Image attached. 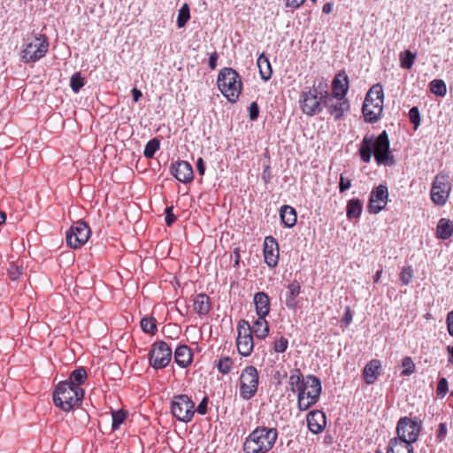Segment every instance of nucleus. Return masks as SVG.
I'll use <instances>...</instances> for the list:
<instances>
[{"label":"nucleus","mask_w":453,"mask_h":453,"mask_svg":"<svg viewBox=\"0 0 453 453\" xmlns=\"http://www.w3.org/2000/svg\"><path fill=\"white\" fill-rule=\"evenodd\" d=\"M290 389L297 393V405L300 411H306L315 404L321 393V381L315 375L303 377L299 369H296L289 377Z\"/></svg>","instance_id":"1"},{"label":"nucleus","mask_w":453,"mask_h":453,"mask_svg":"<svg viewBox=\"0 0 453 453\" xmlns=\"http://www.w3.org/2000/svg\"><path fill=\"white\" fill-rule=\"evenodd\" d=\"M373 150L376 162L379 165L386 164L389 157V139L386 131L380 133L376 139L373 135L363 138L359 149L361 160L369 163Z\"/></svg>","instance_id":"2"},{"label":"nucleus","mask_w":453,"mask_h":453,"mask_svg":"<svg viewBox=\"0 0 453 453\" xmlns=\"http://www.w3.org/2000/svg\"><path fill=\"white\" fill-rule=\"evenodd\" d=\"M277 438V429L258 426L246 438L243 443V451L245 453H266L273 448Z\"/></svg>","instance_id":"3"},{"label":"nucleus","mask_w":453,"mask_h":453,"mask_svg":"<svg viewBox=\"0 0 453 453\" xmlns=\"http://www.w3.org/2000/svg\"><path fill=\"white\" fill-rule=\"evenodd\" d=\"M84 390L81 387L71 386L69 383L59 382L53 393V402L64 411H69L81 403Z\"/></svg>","instance_id":"4"},{"label":"nucleus","mask_w":453,"mask_h":453,"mask_svg":"<svg viewBox=\"0 0 453 453\" xmlns=\"http://www.w3.org/2000/svg\"><path fill=\"white\" fill-rule=\"evenodd\" d=\"M383 103L384 93L382 86L377 83L370 88L363 104V114L367 122L375 123L380 119Z\"/></svg>","instance_id":"5"},{"label":"nucleus","mask_w":453,"mask_h":453,"mask_svg":"<svg viewBox=\"0 0 453 453\" xmlns=\"http://www.w3.org/2000/svg\"><path fill=\"white\" fill-rule=\"evenodd\" d=\"M218 88L231 103H235L242 90V81L238 73L230 67L223 68L218 75Z\"/></svg>","instance_id":"6"},{"label":"nucleus","mask_w":453,"mask_h":453,"mask_svg":"<svg viewBox=\"0 0 453 453\" xmlns=\"http://www.w3.org/2000/svg\"><path fill=\"white\" fill-rule=\"evenodd\" d=\"M325 92L313 87L308 91H303L300 99V107L303 112L308 116H313L321 111V104H324Z\"/></svg>","instance_id":"7"},{"label":"nucleus","mask_w":453,"mask_h":453,"mask_svg":"<svg viewBox=\"0 0 453 453\" xmlns=\"http://www.w3.org/2000/svg\"><path fill=\"white\" fill-rule=\"evenodd\" d=\"M258 372L255 366H246L240 376V395L244 400L251 399L257 393Z\"/></svg>","instance_id":"8"},{"label":"nucleus","mask_w":453,"mask_h":453,"mask_svg":"<svg viewBox=\"0 0 453 453\" xmlns=\"http://www.w3.org/2000/svg\"><path fill=\"white\" fill-rule=\"evenodd\" d=\"M195 403L187 395L173 396L171 411L173 415L180 421L188 423L195 414Z\"/></svg>","instance_id":"9"},{"label":"nucleus","mask_w":453,"mask_h":453,"mask_svg":"<svg viewBox=\"0 0 453 453\" xmlns=\"http://www.w3.org/2000/svg\"><path fill=\"white\" fill-rule=\"evenodd\" d=\"M172 359V349L163 341H158L151 345L149 353V362L154 369L166 367Z\"/></svg>","instance_id":"10"},{"label":"nucleus","mask_w":453,"mask_h":453,"mask_svg":"<svg viewBox=\"0 0 453 453\" xmlns=\"http://www.w3.org/2000/svg\"><path fill=\"white\" fill-rule=\"evenodd\" d=\"M237 350L240 355L243 357H249L254 348L251 326L248 321L245 319H241L237 326Z\"/></svg>","instance_id":"11"},{"label":"nucleus","mask_w":453,"mask_h":453,"mask_svg":"<svg viewBox=\"0 0 453 453\" xmlns=\"http://www.w3.org/2000/svg\"><path fill=\"white\" fill-rule=\"evenodd\" d=\"M89 236V226L84 221H77L66 232L65 239L69 247L78 249L88 242Z\"/></svg>","instance_id":"12"},{"label":"nucleus","mask_w":453,"mask_h":453,"mask_svg":"<svg viewBox=\"0 0 453 453\" xmlns=\"http://www.w3.org/2000/svg\"><path fill=\"white\" fill-rule=\"evenodd\" d=\"M49 43L45 38L35 36L32 42H27L21 52L22 60L25 63L35 62L42 58L48 51Z\"/></svg>","instance_id":"13"},{"label":"nucleus","mask_w":453,"mask_h":453,"mask_svg":"<svg viewBox=\"0 0 453 453\" xmlns=\"http://www.w3.org/2000/svg\"><path fill=\"white\" fill-rule=\"evenodd\" d=\"M420 429L421 425L418 422L407 417L401 418L396 426L397 438L412 444L418 440Z\"/></svg>","instance_id":"14"},{"label":"nucleus","mask_w":453,"mask_h":453,"mask_svg":"<svg viewBox=\"0 0 453 453\" xmlns=\"http://www.w3.org/2000/svg\"><path fill=\"white\" fill-rule=\"evenodd\" d=\"M450 192V184L446 177L436 176L431 188V198L437 205L446 203Z\"/></svg>","instance_id":"15"},{"label":"nucleus","mask_w":453,"mask_h":453,"mask_svg":"<svg viewBox=\"0 0 453 453\" xmlns=\"http://www.w3.org/2000/svg\"><path fill=\"white\" fill-rule=\"evenodd\" d=\"M388 191L385 185H380L372 190L369 199L368 211L377 214L382 211L388 202Z\"/></svg>","instance_id":"16"},{"label":"nucleus","mask_w":453,"mask_h":453,"mask_svg":"<svg viewBox=\"0 0 453 453\" xmlns=\"http://www.w3.org/2000/svg\"><path fill=\"white\" fill-rule=\"evenodd\" d=\"M324 105L328 108V111L334 118L341 119L344 112L349 110V104L347 99H338L325 91Z\"/></svg>","instance_id":"17"},{"label":"nucleus","mask_w":453,"mask_h":453,"mask_svg":"<svg viewBox=\"0 0 453 453\" xmlns=\"http://www.w3.org/2000/svg\"><path fill=\"white\" fill-rule=\"evenodd\" d=\"M264 257L265 262L271 268H274L279 260V247L278 242L273 236H267L265 239L264 244Z\"/></svg>","instance_id":"18"},{"label":"nucleus","mask_w":453,"mask_h":453,"mask_svg":"<svg viewBox=\"0 0 453 453\" xmlns=\"http://www.w3.org/2000/svg\"><path fill=\"white\" fill-rule=\"evenodd\" d=\"M172 174L180 182L188 183L193 180V168L187 161H178L172 165Z\"/></svg>","instance_id":"19"},{"label":"nucleus","mask_w":453,"mask_h":453,"mask_svg":"<svg viewBox=\"0 0 453 453\" xmlns=\"http://www.w3.org/2000/svg\"><path fill=\"white\" fill-rule=\"evenodd\" d=\"M306 421L309 430L315 434L321 433L326 424V416L321 411H310Z\"/></svg>","instance_id":"20"},{"label":"nucleus","mask_w":453,"mask_h":453,"mask_svg":"<svg viewBox=\"0 0 453 453\" xmlns=\"http://www.w3.org/2000/svg\"><path fill=\"white\" fill-rule=\"evenodd\" d=\"M288 291L285 294V305L287 308L292 311H296L297 307L296 297L299 296L301 292V285L297 280H293L287 287Z\"/></svg>","instance_id":"21"},{"label":"nucleus","mask_w":453,"mask_h":453,"mask_svg":"<svg viewBox=\"0 0 453 453\" xmlns=\"http://www.w3.org/2000/svg\"><path fill=\"white\" fill-rule=\"evenodd\" d=\"M257 315L258 317H266L270 311V299L265 292H257L253 298Z\"/></svg>","instance_id":"22"},{"label":"nucleus","mask_w":453,"mask_h":453,"mask_svg":"<svg viewBox=\"0 0 453 453\" xmlns=\"http://www.w3.org/2000/svg\"><path fill=\"white\" fill-rule=\"evenodd\" d=\"M381 368V364L380 360L372 359L371 360L364 368L363 375L365 381L371 385L373 384L379 374Z\"/></svg>","instance_id":"23"},{"label":"nucleus","mask_w":453,"mask_h":453,"mask_svg":"<svg viewBox=\"0 0 453 453\" xmlns=\"http://www.w3.org/2000/svg\"><path fill=\"white\" fill-rule=\"evenodd\" d=\"M174 360L182 368L188 366L192 362V353L187 345L178 346L174 351Z\"/></svg>","instance_id":"24"},{"label":"nucleus","mask_w":453,"mask_h":453,"mask_svg":"<svg viewBox=\"0 0 453 453\" xmlns=\"http://www.w3.org/2000/svg\"><path fill=\"white\" fill-rule=\"evenodd\" d=\"M412 444L399 438H393L389 441L387 453H412Z\"/></svg>","instance_id":"25"},{"label":"nucleus","mask_w":453,"mask_h":453,"mask_svg":"<svg viewBox=\"0 0 453 453\" xmlns=\"http://www.w3.org/2000/svg\"><path fill=\"white\" fill-rule=\"evenodd\" d=\"M194 310L198 315H206L211 309L210 297L205 294H199L194 299Z\"/></svg>","instance_id":"26"},{"label":"nucleus","mask_w":453,"mask_h":453,"mask_svg":"<svg viewBox=\"0 0 453 453\" xmlns=\"http://www.w3.org/2000/svg\"><path fill=\"white\" fill-rule=\"evenodd\" d=\"M280 216L282 223L287 227H293L296 224V210L289 205H283L280 208Z\"/></svg>","instance_id":"27"},{"label":"nucleus","mask_w":453,"mask_h":453,"mask_svg":"<svg viewBox=\"0 0 453 453\" xmlns=\"http://www.w3.org/2000/svg\"><path fill=\"white\" fill-rule=\"evenodd\" d=\"M363 211V204L360 199L353 198L348 201L346 214L349 219H358Z\"/></svg>","instance_id":"28"},{"label":"nucleus","mask_w":453,"mask_h":453,"mask_svg":"<svg viewBox=\"0 0 453 453\" xmlns=\"http://www.w3.org/2000/svg\"><path fill=\"white\" fill-rule=\"evenodd\" d=\"M251 330L257 338L265 339L269 333V326L265 317H258L254 322Z\"/></svg>","instance_id":"29"},{"label":"nucleus","mask_w":453,"mask_h":453,"mask_svg":"<svg viewBox=\"0 0 453 453\" xmlns=\"http://www.w3.org/2000/svg\"><path fill=\"white\" fill-rule=\"evenodd\" d=\"M257 64L259 69L261 79L264 81H268L271 78L273 73L268 58L264 53L261 54L257 58Z\"/></svg>","instance_id":"30"},{"label":"nucleus","mask_w":453,"mask_h":453,"mask_svg":"<svg viewBox=\"0 0 453 453\" xmlns=\"http://www.w3.org/2000/svg\"><path fill=\"white\" fill-rule=\"evenodd\" d=\"M348 91V77L344 76L343 80L336 77L333 81V97L343 99Z\"/></svg>","instance_id":"31"},{"label":"nucleus","mask_w":453,"mask_h":453,"mask_svg":"<svg viewBox=\"0 0 453 453\" xmlns=\"http://www.w3.org/2000/svg\"><path fill=\"white\" fill-rule=\"evenodd\" d=\"M453 234V226L449 219H441L437 225V237L441 240L449 238Z\"/></svg>","instance_id":"32"},{"label":"nucleus","mask_w":453,"mask_h":453,"mask_svg":"<svg viewBox=\"0 0 453 453\" xmlns=\"http://www.w3.org/2000/svg\"><path fill=\"white\" fill-rule=\"evenodd\" d=\"M87 379V372L84 367H79L73 371L69 376L68 380L65 382L69 383L71 386L80 387L82 385Z\"/></svg>","instance_id":"33"},{"label":"nucleus","mask_w":453,"mask_h":453,"mask_svg":"<svg viewBox=\"0 0 453 453\" xmlns=\"http://www.w3.org/2000/svg\"><path fill=\"white\" fill-rule=\"evenodd\" d=\"M430 91L438 96H444L447 93V87L442 80H434L429 84Z\"/></svg>","instance_id":"34"},{"label":"nucleus","mask_w":453,"mask_h":453,"mask_svg":"<svg viewBox=\"0 0 453 453\" xmlns=\"http://www.w3.org/2000/svg\"><path fill=\"white\" fill-rule=\"evenodd\" d=\"M160 142L157 138L150 140L145 145L143 155L147 158H152L155 153L159 150Z\"/></svg>","instance_id":"35"},{"label":"nucleus","mask_w":453,"mask_h":453,"mask_svg":"<svg viewBox=\"0 0 453 453\" xmlns=\"http://www.w3.org/2000/svg\"><path fill=\"white\" fill-rule=\"evenodd\" d=\"M416 54L411 50H404L400 54L401 66L404 69H411L415 60Z\"/></svg>","instance_id":"36"},{"label":"nucleus","mask_w":453,"mask_h":453,"mask_svg":"<svg viewBox=\"0 0 453 453\" xmlns=\"http://www.w3.org/2000/svg\"><path fill=\"white\" fill-rule=\"evenodd\" d=\"M140 325L142 331L146 334H154L157 330L156 320L152 317L142 319Z\"/></svg>","instance_id":"37"},{"label":"nucleus","mask_w":453,"mask_h":453,"mask_svg":"<svg viewBox=\"0 0 453 453\" xmlns=\"http://www.w3.org/2000/svg\"><path fill=\"white\" fill-rule=\"evenodd\" d=\"M190 19L189 7L187 4H184L179 11L177 18V27L179 28L183 27Z\"/></svg>","instance_id":"38"},{"label":"nucleus","mask_w":453,"mask_h":453,"mask_svg":"<svg viewBox=\"0 0 453 453\" xmlns=\"http://www.w3.org/2000/svg\"><path fill=\"white\" fill-rule=\"evenodd\" d=\"M216 365L219 372L227 374L231 371L233 361L228 357H223L218 361Z\"/></svg>","instance_id":"39"},{"label":"nucleus","mask_w":453,"mask_h":453,"mask_svg":"<svg viewBox=\"0 0 453 453\" xmlns=\"http://www.w3.org/2000/svg\"><path fill=\"white\" fill-rule=\"evenodd\" d=\"M111 428L113 431L119 428L120 425L124 422L126 419V412L122 411H111Z\"/></svg>","instance_id":"40"},{"label":"nucleus","mask_w":453,"mask_h":453,"mask_svg":"<svg viewBox=\"0 0 453 453\" xmlns=\"http://www.w3.org/2000/svg\"><path fill=\"white\" fill-rule=\"evenodd\" d=\"M70 86L74 93H78L84 86V79L81 73H75L72 75L70 80Z\"/></svg>","instance_id":"41"},{"label":"nucleus","mask_w":453,"mask_h":453,"mask_svg":"<svg viewBox=\"0 0 453 453\" xmlns=\"http://www.w3.org/2000/svg\"><path fill=\"white\" fill-rule=\"evenodd\" d=\"M402 366L403 367V370L401 372V375L403 376H409L415 372V364L410 357L403 358Z\"/></svg>","instance_id":"42"},{"label":"nucleus","mask_w":453,"mask_h":453,"mask_svg":"<svg viewBox=\"0 0 453 453\" xmlns=\"http://www.w3.org/2000/svg\"><path fill=\"white\" fill-rule=\"evenodd\" d=\"M409 118L410 121L413 124L414 129L417 130L420 125V114L417 106L411 108L409 111Z\"/></svg>","instance_id":"43"},{"label":"nucleus","mask_w":453,"mask_h":453,"mask_svg":"<svg viewBox=\"0 0 453 453\" xmlns=\"http://www.w3.org/2000/svg\"><path fill=\"white\" fill-rule=\"evenodd\" d=\"M412 276L413 274L411 267L406 266L403 267L401 272L400 280L403 285H408L411 282Z\"/></svg>","instance_id":"44"},{"label":"nucleus","mask_w":453,"mask_h":453,"mask_svg":"<svg viewBox=\"0 0 453 453\" xmlns=\"http://www.w3.org/2000/svg\"><path fill=\"white\" fill-rule=\"evenodd\" d=\"M288 345V341L285 337H280L274 342L273 349L275 352L283 353L286 351Z\"/></svg>","instance_id":"45"},{"label":"nucleus","mask_w":453,"mask_h":453,"mask_svg":"<svg viewBox=\"0 0 453 453\" xmlns=\"http://www.w3.org/2000/svg\"><path fill=\"white\" fill-rule=\"evenodd\" d=\"M21 274V268L16 265L12 263L10 267L8 268V276L12 280H16L19 278Z\"/></svg>","instance_id":"46"},{"label":"nucleus","mask_w":453,"mask_h":453,"mask_svg":"<svg viewBox=\"0 0 453 453\" xmlns=\"http://www.w3.org/2000/svg\"><path fill=\"white\" fill-rule=\"evenodd\" d=\"M448 392V380L445 378H441L438 381L436 394L439 397H444Z\"/></svg>","instance_id":"47"},{"label":"nucleus","mask_w":453,"mask_h":453,"mask_svg":"<svg viewBox=\"0 0 453 453\" xmlns=\"http://www.w3.org/2000/svg\"><path fill=\"white\" fill-rule=\"evenodd\" d=\"M351 187V180L348 179L344 176V173H342L340 175V181H339V191L341 193L345 192Z\"/></svg>","instance_id":"48"},{"label":"nucleus","mask_w":453,"mask_h":453,"mask_svg":"<svg viewBox=\"0 0 453 453\" xmlns=\"http://www.w3.org/2000/svg\"><path fill=\"white\" fill-rule=\"evenodd\" d=\"M259 114V107L256 102H252L249 106V117L250 120H256Z\"/></svg>","instance_id":"49"},{"label":"nucleus","mask_w":453,"mask_h":453,"mask_svg":"<svg viewBox=\"0 0 453 453\" xmlns=\"http://www.w3.org/2000/svg\"><path fill=\"white\" fill-rule=\"evenodd\" d=\"M165 223L168 226H170L175 220L176 217L173 213V207H166L165 210Z\"/></svg>","instance_id":"50"},{"label":"nucleus","mask_w":453,"mask_h":453,"mask_svg":"<svg viewBox=\"0 0 453 453\" xmlns=\"http://www.w3.org/2000/svg\"><path fill=\"white\" fill-rule=\"evenodd\" d=\"M351 321H352V313H351L349 307L348 306L345 309L344 315L342 319V323L345 327H347L351 323Z\"/></svg>","instance_id":"51"},{"label":"nucleus","mask_w":453,"mask_h":453,"mask_svg":"<svg viewBox=\"0 0 453 453\" xmlns=\"http://www.w3.org/2000/svg\"><path fill=\"white\" fill-rule=\"evenodd\" d=\"M207 404H208V398L203 397V400L199 403L196 411L201 414L204 415L207 411Z\"/></svg>","instance_id":"52"},{"label":"nucleus","mask_w":453,"mask_h":453,"mask_svg":"<svg viewBox=\"0 0 453 453\" xmlns=\"http://www.w3.org/2000/svg\"><path fill=\"white\" fill-rule=\"evenodd\" d=\"M219 58V54L214 51L212 52L211 55H210V58H209V67L211 69V70H214L217 66V60Z\"/></svg>","instance_id":"53"},{"label":"nucleus","mask_w":453,"mask_h":453,"mask_svg":"<svg viewBox=\"0 0 453 453\" xmlns=\"http://www.w3.org/2000/svg\"><path fill=\"white\" fill-rule=\"evenodd\" d=\"M447 325L449 334L453 336V311L447 316Z\"/></svg>","instance_id":"54"},{"label":"nucleus","mask_w":453,"mask_h":453,"mask_svg":"<svg viewBox=\"0 0 453 453\" xmlns=\"http://www.w3.org/2000/svg\"><path fill=\"white\" fill-rule=\"evenodd\" d=\"M287 1V6L297 9L300 7L305 0H286Z\"/></svg>","instance_id":"55"},{"label":"nucleus","mask_w":453,"mask_h":453,"mask_svg":"<svg viewBox=\"0 0 453 453\" xmlns=\"http://www.w3.org/2000/svg\"><path fill=\"white\" fill-rule=\"evenodd\" d=\"M196 168L200 175H203L205 172L204 163L202 157H199L196 162Z\"/></svg>","instance_id":"56"},{"label":"nucleus","mask_w":453,"mask_h":453,"mask_svg":"<svg viewBox=\"0 0 453 453\" xmlns=\"http://www.w3.org/2000/svg\"><path fill=\"white\" fill-rule=\"evenodd\" d=\"M446 434H447L446 425L443 423H441L439 425V430H438V435H437L438 439L440 441H441V438L444 437L446 435Z\"/></svg>","instance_id":"57"},{"label":"nucleus","mask_w":453,"mask_h":453,"mask_svg":"<svg viewBox=\"0 0 453 453\" xmlns=\"http://www.w3.org/2000/svg\"><path fill=\"white\" fill-rule=\"evenodd\" d=\"M131 92L133 96V100L134 102H138L140 98L142 96V93L141 92V90H139L136 88H134Z\"/></svg>","instance_id":"58"},{"label":"nucleus","mask_w":453,"mask_h":453,"mask_svg":"<svg viewBox=\"0 0 453 453\" xmlns=\"http://www.w3.org/2000/svg\"><path fill=\"white\" fill-rule=\"evenodd\" d=\"M322 11L326 14L331 13L332 11H333V4L331 3L325 4L324 6H323Z\"/></svg>","instance_id":"59"},{"label":"nucleus","mask_w":453,"mask_h":453,"mask_svg":"<svg viewBox=\"0 0 453 453\" xmlns=\"http://www.w3.org/2000/svg\"><path fill=\"white\" fill-rule=\"evenodd\" d=\"M381 275H382V270H379V271H377V272H376V273H375V275H374V280H373V281H374L375 283H377V282L380 280V279Z\"/></svg>","instance_id":"60"},{"label":"nucleus","mask_w":453,"mask_h":453,"mask_svg":"<svg viewBox=\"0 0 453 453\" xmlns=\"http://www.w3.org/2000/svg\"><path fill=\"white\" fill-rule=\"evenodd\" d=\"M6 219V215L4 211H0V226L4 223Z\"/></svg>","instance_id":"61"},{"label":"nucleus","mask_w":453,"mask_h":453,"mask_svg":"<svg viewBox=\"0 0 453 453\" xmlns=\"http://www.w3.org/2000/svg\"><path fill=\"white\" fill-rule=\"evenodd\" d=\"M269 169V166H266V168L265 169L264 171V174L265 173V172Z\"/></svg>","instance_id":"62"},{"label":"nucleus","mask_w":453,"mask_h":453,"mask_svg":"<svg viewBox=\"0 0 453 453\" xmlns=\"http://www.w3.org/2000/svg\"><path fill=\"white\" fill-rule=\"evenodd\" d=\"M311 2H313V3H315V2H316V0H311Z\"/></svg>","instance_id":"63"},{"label":"nucleus","mask_w":453,"mask_h":453,"mask_svg":"<svg viewBox=\"0 0 453 453\" xmlns=\"http://www.w3.org/2000/svg\"><path fill=\"white\" fill-rule=\"evenodd\" d=\"M375 453H381V452H380V451H376Z\"/></svg>","instance_id":"64"}]
</instances>
